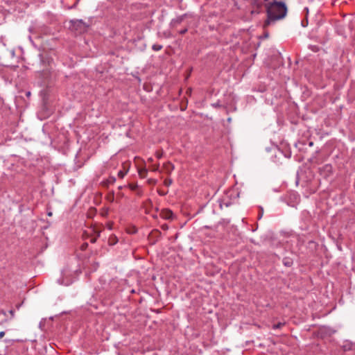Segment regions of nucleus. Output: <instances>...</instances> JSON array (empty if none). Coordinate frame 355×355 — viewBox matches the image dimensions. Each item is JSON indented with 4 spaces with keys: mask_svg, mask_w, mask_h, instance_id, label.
<instances>
[{
    "mask_svg": "<svg viewBox=\"0 0 355 355\" xmlns=\"http://www.w3.org/2000/svg\"><path fill=\"white\" fill-rule=\"evenodd\" d=\"M267 19L264 21V26L274 24L277 21L284 19L288 12L287 7L284 2L274 1L265 5Z\"/></svg>",
    "mask_w": 355,
    "mask_h": 355,
    "instance_id": "obj_1",
    "label": "nucleus"
},
{
    "mask_svg": "<svg viewBox=\"0 0 355 355\" xmlns=\"http://www.w3.org/2000/svg\"><path fill=\"white\" fill-rule=\"evenodd\" d=\"M71 26L76 31L80 33L85 32L87 30L88 25L82 19H74L71 21Z\"/></svg>",
    "mask_w": 355,
    "mask_h": 355,
    "instance_id": "obj_2",
    "label": "nucleus"
},
{
    "mask_svg": "<svg viewBox=\"0 0 355 355\" xmlns=\"http://www.w3.org/2000/svg\"><path fill=\"white\" fill-rule=\"evenodd\" d=\"M320 175L327 179L333 174V167L331 164H324L318 168Z\"/></svg>",
    "mask_w": 355,
    "mask_h": 355,
    "instance_id": "obj_3",
    "label": "nucleus"
},
{
    "mask_svg": "<svg viewBox=\"0 0 355 355\" xmlns=\"http://www.w3.org/2000/svg\"><path fill=\"white\" fill-rule=\"evenodd\" d=\"M232 196V193H227L221 199L219 200V206L220 209H223V207H228L233 204L232 200L230 199Z\"/></svg>",
    "mask_w": 355,
    "mask_h": 355,
    "instance_id": "obj_4",
    "label": "nucleus"
},
{
    "mask_svg": "<svg viewBox=\"0 0 355 355\" xmlns=\"http://www.w3.org/2000/svg\"><path fill=\"white\" fill-rule=\"evenodd\" d=\"M160 216L164 219L171 220L173 218V213L171 210L165 209L162 210Z\"/></svg>",
    "mask_w": 355,
    "mask_h": 355,
    "instance_id": "obj_5",
    "label": "nucleus"
},
{
    "mask_svg": "<svg viewBox=\"0 0 355 355\" xmlns=\"http://www.w3.org/2000/svg\"><path fill=\"white\" fill-rule=\"evenodd\" d=\"M116 182V178L114 176H110L107 179L103 180L101 184L105 187H108L110 185L114 184Z\"/></svg>",
    "mask_w": 355,
    "mask_h": 355,
    "instance_id": "obj_6",
    "label": "nucleus"
},
{
    "mask_svg": "<svg viewBox=\"0 0 355 355\" xmlns=\"http://www.w3.org/2000/svg\"><path fill=\"white\" fill-rule=\"evenodd\" d=\"M163 168H164V170L166 171V172L168 174H170L173 171L174 166L172 163H171L170 162H168L163 164Z\"/></svg>",
    "mask_w": 355,
    "mask_h": 355,
    "instance_id": "obj_7",
    "label": "nucleus"
},
{
    "mask_svg": "<svg viewBox=\"0 0 355 355\" xmlns=\"http://www.w3.org/2000/svg\"><path fill=\"white\" fill-rule=\"evenodd\" d=\"M118 242V239L115 235H111L108 239L110 245H114Z\"/></svg>",
    "mask_w": 355,
    "mask_h": 355,
    "instance_id": "obj_8",
    "label": "nucleus"
},
{
    "mask_svg": "<svg viewBox=\"0 0 355 355\" xmlns=\"http://www.w3.org/2000/svg\"><path fill=\"white\" fill-rule=\"evenodd\" d=\"M148 174V170L145 168L139 170V175L141 178H145Z\"/></svg>",
    "mask_w": 355,
    "mask_h": 355,
    "instance_id": "obj_9",
    "label": "nucleus"
},
{
    "mask_svg": "<svg viewBox=\"0 0 355 355\" xmlns=\"http://www.w3.org/2000/svg\"><path fill=\"white\" fill-rule=\"evenodd\" d=\"M183 21V16H180L177 17L176 19H174L171 21V24L173 26H175L176 24H180Z\"/></svg>",
    "mask_w": 355,
    "mask_h": 355,
    "instance_id": "obj_10",
    "label": "nucleus"
},
{
    "mask_svg": "<svg viewBox=\"0 0 355 355\" xmlns=\"http://www.w3.org/2000/svg\"><path fill=\"white\" fill-rule=\"evenodd\" d=\"M283 263H284V266H286L287 267H290L293 264V261L291 259H290L285 258L283 260Z\"/></svg>",
    "mask_w": 355,
    "mask_h": 355,
    "instance_id": "obj_11",
    "label": "nucleus"
},
{
    "mask_svg": "<svg viewBox=\"0 0 355 355\" xmlns=\"http://www.w3.org/2000/svg\"><path fill=\"white\" fill-rule=\"evenodd\" d=\"M162 47L163 46L161 44H155L152 46V49L155 51H160L162 49Z\"/></svg>",
    "mask_w": 355,
    "mask_h": 355,
    "instance_id": "obj_12",
    "label": "nucleus"
},
{
    "mask_svg": "<svg viewBox=\"0 0 355 355\" xmlns=\"http://www.w3.org/2000/svg\"><path fill=\"white\" fill-rule=\"evenodd\" d=\"M285 325V322H278L272 325L273 329H280Z\"/></svg>",
    "mask_w": 355,
    "mask_h": 355,
    "instance_id": "obj_13",
    "label": "nucleus"
},
{
    "mask_svg": "<svg viewBox=\"0 0 355 355\" xmlns=\"http://www.w3.org/2000/svg\"><path fill=\"white\" fill-rule=\"evenodd\" d=\"M128 171H123V170H120L119 172H118V177L119 178H123L124 176L125 175V174L127 173Z\"/></svg>",
    "mask_w": 355,
    "mask_h": 355,
    "instance_id": "obj_14",
    "label": "nucleus"
},
{
    "mask_svg": "<svg viewBox=\"0 0 355 355\" xmlns=\"http://www.w3.org/2000/svg\"><path fill=\"white\" fill-rule=\"evenodd\" d=\"M173 183V180L171 179H166L164 181V184L166 186V187H169Z\"/></svg>",
    "mask_w": 355,
    "mask_h": 355,
    "instance_id": "obj_15",
    "label": "nucleus"
},
{
    "mask_svg": "<svg viewBox=\"0 0 355 355\" xmlns=\"http://www.w3.org/2000/svg\"><path fill=\"white\" fill-rule=\"evenodd\" d=\"M129 187L132 191H136L139 186L137 184H129Z\"/></svg>",
    "mask_w": 355,
    "mask_h": 355,
    "instance_id": "obj_16",
    "label": "nucleus"
},
{
    "mask_svg": "<svg viewBox=\"0 0 355 355\" xmlns=\"http://www.w3.org/2000/svg\"><path fill=\"white\" fill-rule=\"evenodd\" d=\"M155 156L158 158V159H161L163 156V152L162 151H157L155 153Z\"/></svg>",
    "mask_w": 355,
    "mask_h": 355,
    "instance_id": "obj_17",
    "label": "nucleus"
},
{
    "mask_svg": "<svg viewBox=\"0 0 355 355\" xmlns=\"http://www.w3.org/2000/svg\"><path fill=\"white\" fill-rule=\"evenodd\" d=\"M159 168V164H155L152 166V171H158Z\"/></svg>",
    "mask_w": 355,
    "mask_h": 355,
    "instance_id": "obj_18",
    "label": "nucleus"
},
{
    "mask_svg": "<svg viewBox=\"0 0 355 355\" xmlns=\"http://www.w3.org/2000/svg\"><path fill=\"white\" fill-rule=\"evenodd\" d=\"M187 31H188V29H187V28H184V29H182V30L180 31H179V33H180V35H184V34H185Z\"/></svg>",
    "mask_w": 355,
    "mask_h": 355,
    "instance_id": "obj_19",
    "label": "nucleus"
},
{
    "mask_svg": "<svg viewBox=\"0 0 355 355\" xmlns=\"http://www.w3.org/2000/svg\"><path fill=\"white\" fill-rule=\"evenodd\" d=\"M167 193H168L167 191L164 192V191H158V193L161 196H166L167 194Z\"/></svg>",
    "mask_w": 355,
    "mask_h": 355,
    "instance_id": "obj_20",
    "label": "nucleus"
},
{
    "mask_svg": "<svg viewBox=\"0 0 355 355\" xmlns=\"http://www.w3.org/2000/svg\"><path fill=\"white\" fill-rule=\"evenodd\" d=\"M88 244L87 243H85L82 245L81 249L85 250L87 247Z\"/></svg>",
    "mask_w": 355,
    "mask_h": 355,
    "instance_id": "obj_21",
    "label": "nucleus"
},
{
    "mask_svg": "<svg viewBox=\"0 0 355 355\" xmlns=\"http://www.w3.org/2000/svg\"><path fill=\"white\" fill-rule=\"evenodd\" d=\"M9 313L11 315V317L13 318L15 315V311L13 309H11L9 311Z\"/></svg>",
    "mask_w": 355,
    "mask_h": 355,
    "instance_id": "obj_22",
    "label": "nucleus"
},
{
    "mask_svg": "<svg viewBox=\"0 0 355 355\" xmlns=\"http://www.w3.org/2000/svg\"><path fill=\"white\" fill-rule=\"evenodd\" d=\"M162 230H166L168 229V225H166V224L165 225H162Z\"/></svg>",
    "mask_w": 355,
    "mask_h": 355,
    "instance_id": "obj_23",
    "label": "nucleus"
},
{
    "mask_svg": "<svg viewBox=\"0 0 355 355\" xmlns=\"http://www.w3.org/2000/svg\"><path fill=\"white\" fill-rule=\"evenodd\" d=\"M4 335H5V332H4V331H1V332H0V339H1V338H3V337L4 336Z\"/></svg>",
    "mask_w": 355,
    "mask_h": 355,
    "instance_id": "obj_24",
    "label": "nucleus"
},
{
    "mask_svg": "<svg viewBox=\"0 0 355 355\" xmlns=\"http://www.w3.org/2000/svg\"><path fill=\"white\" fill-rule=\"evenodd\" d=\"M96 239H92L91 240V242H92V243H94V242H96Z\"/></svg>",
    "mask_w": 355,
    "mask_h": 355,
    "instance_id": "obj_25",
    "label": "nucleus"
},
{
    "mask_svg": "<svg viewBox=\"0 0 355 355\" xmlns=\"http://www.w3.org/2000/svg\"><path fill=\"white\" fill-rule=\"evenodd\" d=\"M153 161V158L150 157L148 159V162H152Z\"/></svg>",
    "mask_w": 355,
    "mask_h": 355,
    "instance_id": "obj_26",
    "label": "nucleus"
},
{
    "mask_svg": "<svg viewBox=\"0 0 355 355\" xmlns=\"http://www.w3.org/2000/svg\"><path fill=\"white\" fill-rule=\"evenodd\" d=\"M30 94H31V93H30V92H28L27 93V96H30Z\"/></svg>",
    "mask_w": 355,
    "mask_h": 355,
    "instance_id": "obj_27",
    "label": "nucleus"
}]
</instances>
